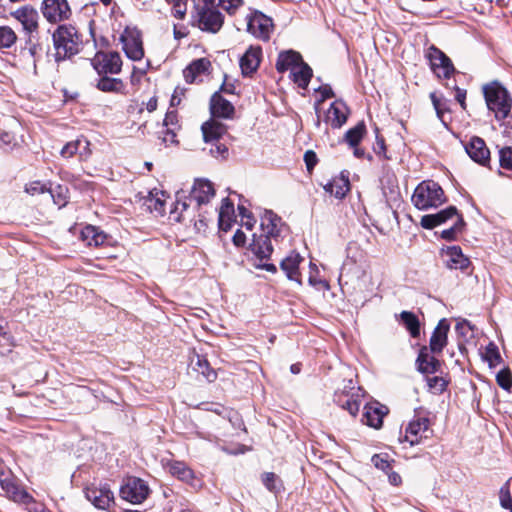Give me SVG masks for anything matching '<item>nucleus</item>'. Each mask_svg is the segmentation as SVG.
<instances>
[{
  "label": "nucleus",
  "instance_id": "nucleus-1",
  "mask_svg": "<svg viewBox=\"0 0 512 512\" xmlns=\"http://www.w3.org/2000/svg\"><path fill=\"white\" fill-rule=\"evenodd\" d=\"M54 58L64 61L77 55L83 48V35L71 24H61L52 33Z\"/></svg>",
  "mask_w": 512,
  "mask_h": 512
},
{
  "label": "nucleus",
  "instance_id": "nucleus-2",
  "mask_svg": "<svg viewBox=\"0 0 512 512\" xmlns=\"http://www.w3.org/2000/svg\"><path fill=\"white\" fill-rule=\"evenodd\" d=\"M487 108L494 113L497 120L505 119L511 111V98L508 91L498 82L483 86Z\"/></svg>",
  "mask_w": 512,
  "mask_h": 512
},
{
  "label": "nucleus",
  "instance_id": "nucleus-3",
  "mask_svg": "<svg viewBox=\"0 0 512 512\" xmlns=\"http://www.w3.org/2000/svg\"><path fill=\"white\" fill-rule=\"evenodd\" d=\"M411 200L417 209L428 210L440 206L445 201V196L438 183L428 180L418 184Z\"/></svg>",
  "mask_w": 512,
  "mask_h": 512
},
{
  "label": "nucleus",
  "instance_id": "nucleus-4",
  "mask_svg": "<svg viewBox=\"0 0 512 512\" xmlns=\"http://www.w3.org/2000/svg\"><path fill=\"white\" fill-rule=\"evenodd\" d=\"M425 57L429 61L431 70L438 78L449 79L455 73L451 59L435 45L427 48Z\"/></svg>",
  "mask_w": 512,
  "mask_h": 512
},
{
  "label": "nucleus",
  "instance_id": "nucleus-5",
  "mask_svg": "<svg viewBox=\"0 0 512 512\" xmlns=\"http://www.w3.org/2000/svg\"><path fill=\"white\" fill-rule=\"evenodd\" d=\"M122 64L121 56L116 51H98L91 59V65L98 75L119 74Z\"/></svg>",
  "mask_w": 512,
  "mask_h": 512
},
{
  "label": "nucleus",
  "instance_id": "nucleus-6",
  "mask_svg": "<svg viewBox=\"0 0 512 512\" xmlns=\"http://www.w3.org/2000/svg\"><path fill=\"white\" fill-rule=\"evenodd\" d=\"M249 251L259 261L258 267L271 273H275L277 271V268L274 264L265 263V261L270 258L273 252L271 238L265 235L254 234L253 240L249 246Z\"/></svg>",
  "mask_w": 512,
  "mask_h": 512
},
{
  "label": "nucleus",
  "instance_id": "nucleus-7",
  "mask_svg": "<svg viewBox=\"0 0 512 512\" xmlns=\"http://www.w3.org/2000/svg\"><path fill=\"white\" fill-rule=\"evenodd\" d=\"M125 55L132 61H140L144 57L141 32L133 27H127L120 36Z\"/></svg>",
  "mask_w": 512,
  "mask_h": 512
},
{
  "label": "nucleus",
  "instance_id": "nucleus-8",
  "mask_svg": "<svg viewBox=\"0 0 512 512\" xmlns=\"http://www.w3.org/2000/svg\"><path fill=\"white\" fill-rule=\"evenodd\" d=\"M40 9L43 17L52 24L66 21L72 15L67 0H43Z\"/></svg>",
  "mask_w": 512,
  "mask_h": 512
},
{
  "label": "nucleus",
  "instance_id": "nucleus-9",
  "mask_svg": "<svg viewBox=\"0 0 512 512\" xmlns=\"http://www.w3.org/2000/svg\"><path fill=\"white\" fill-rule=\"evenodd\" d=\"M150 489L148 484L137 477H128L121 486L120 495L122 499L133 503H142L149 495Z\"/></svg>",
  "mask_w": 512,
  "mask_h": 512
},
{
  "label": "nucleus",
  "instance_id": "nucleus-10",
  "mask_svg": "<svg viewBox=\"0 0 512 512\" xmlns=\"http://www.w3.org/2000/svg\"><path fill=\"white\" fill-rule=\"evenodd\" d=\"M194 21L197 26L202 30L210 33L218 32L223 25V16L217 8L194 9Z\"/></svg>",
  "mask_w": 512,
  "mask_h": 512
},
{
  "label": "nucleus",
  "instance_id": "nucleus-11",
  "mask_svg": "<svg viewBox=\"0 0 512 512\" xmlns=\"http://www.w3.org/2000/svg\"><path fill=\"white\" fill-rule=\"evenodd\" d=\"M273 29L271 18L261 12H254L247 17V31L261 40H268Z\"/></svg>",
  "mask_w": 512,
  "mask_h": 512
},
{
  "label": "nucleus",
  "instance_id": "nucleus-12",
  "mask_svg": "<svg viewBox=\"0 0 512 512\" xmlns=\"http://www.w3.org/2000/svg\"><path fill=\"white\" fill-rule=\"evenodd\" d=\"M430 420L425 416H416L409 422L405 429L403 441L408 442L411 446L417 445L423 438H427V432L430 431Z\"/></svg>",
  "mask_w": 512,
  "mask_h": 512
},
{
  "label": "nucleus",
  "instance_id": "nucleus-13",
  "mask_svg": "<svg viewBox=\"0 0 512 512\" xmlns=\"http://www.w3.org/2000/svg\"><path fill=\"white\" fill-rule=\"evenodd\" d=\"M465 151L469 157L476 163L486 166L490 162V151L485 141L478 137L473 136L465 144Z\"/></svg>",
  "mask_w": 512,
  "mask_h": 512
},
{
  "label": "nucleus",
  "instance_id": "nucleus-14",
  "mask_svg": "<svg viewBox=\"0 0 512 512\" xmlns=\"http://www.w3.org/2000/svg\"><path fill=\"white\" fill-rule=\"evenodd\" d=\"M11 15L17 19L27 33H34L39 27V15L36 9L31 6H23L18 8Z\"/></svg>",
  "mask_w": 512,
  "mask_h": 512
},
{
  "label": "nucleus",
  "instance_id": "nucleus-15",
  "mask_svg": "<svg viewBox=\"0 0 512 512\" xmlns=\"http://www.w3.org/2000/svg\"><path fill=\"white\" fill-rule=\"evenodd\" d=\"M86 498L98 509H107L114 499L113 493L106 486H90L85 490Z\"/></svg>",
  "mask_w": 512,
  "mask_h": 512
},
{
  "label": "nucleus",
  "instance_id": "nucleus-16",
  "mask_svg": "<svg viewBox=\"0 0 512 512\" xmlns=\"http://www.w3.org/2000/svg\"><path fill=\"white\" fill-rule=\"evenodd\" d=\"M450 325L446 319H441L432 332L429 341V348L431 353L439 354L443 351L448 343V332Z\"/></svg>",
  "mask_w": 512,
  "mask_h": 512
},
{
  "label": "nucleus",
  "instance_id": "nucleus-17",
  "mask_svg": "<svg viewBox=\"0 0 512 512\" xmlns=\"http://www.w3.org/2000/svg\"><path fill=\"white\" fill-rule=\"evenodd\" d=\"M442 256L447 268L455 270H465L469 264V259L462 253L459 246H449L442 249Z\"/></svg>",
  "mask_w": 512,
  "mask_h": 512
},
{
  "label": "nucleus",
  "instance_id": "nucleus-18",
  "mask_svg": "<svg viewBox=\"0 0 512 512\" xmlns=\"http://www.w3.org/2000/svg\"><path fill=\"white\" fill-rule=\"evenodd\" d=\"M349 109L347 105L341 101H334L327 110L325 121L331 125L332 128L342 127L348 118Z\"/></svg>",
  "mask_w": 512,
  "mask_h": 512
},
{
  "label": "nucleus",
  "instance_id": "nucleus-19",
  "mask_svg": "<svg viewBox=\"0 0 512 512\" xmlns=\"http://www.w3.org/2000/svg\"><path fill=\"white\" fill-rule=\"evenodd\" d=\"M215 195L213 184L206 179H198L194 182L190 193V199L197 205L208 203Z\"/></svg>",
  "mask_w": 512,
  "mask_h": 512
},
{
  "label": "nucleus",
  "instance_id": "nucleus-20",
  "mask_svg": "<svg viewBox=\"0 0 512 512\" xmlns=\"http://www.w3.org/2000/svg\"><path fill=\"white\" fill-rule=\"evenodd\" d=\"M387 412L388 409L379 403L367 404L364 407L362 422L370 427L378 429L382 426L383 417Z\"/></svg>",
  "mask_w": 512,
  "mask_h": 512
},
{
  "label": "nucleus",
  "instance_id": "nucleus-21",
  "mask_svg": "<svg viewBox=\"0 0 512 512\" xmlns=\"http://www.w3.org/2000/svg\"><path fill=\"white\" fill-rule=\"evenodd\" d=\"M302 261L303 257L299 253L292 251L280 263V267L286 274L287 278L297 282L298 284H301L299 265Z\"/></svg>",
  "mask_w": 512,
  "mask_h": 512
},
{
  "label": "nucleus",
  "instance_id": "nucleus-22",
  "mask_svg": "<svg viewBox=\"0 0 512 512\" xmlns=\"http://www.w3.org/2000/svg\"><path fill=\"white\" fill-rule=\"evenodd\" d=\"M458 212L455 206H449L435 214L424 215L421 218V226L425 229H433L436 226L446 223L449 219L457 217Z\"/></svg>",
  "mask_w": 512,
  "mask_h": 512
},
{
  "label": "nucleus",
  "instance_id": "nucleus-23",
  "mask_svg": "<svg viewBox=\"0 0 512 512\" xmlns=\"http://www.w3.org/2000/svg\"><path fill=\"white\" fill-rule=\"evenodd\" d=\"M210 111L212 118H225L230 119L234 114V106L230 101L223 98L219 93H215L211 97Z\"/></svg>",
  "mask_w": 512,
  "mask_h": 512
},
{
  "label": "nucleus",
  "instance_id": "nucleus-24",
  "mask_svg": "<svg viewBox=\"0 0 512 512\" xmlns=\"http://www.w3.org/2000/svg\"><path fill=\"white\" fill-rule=\"evenodd\" d=\"M282 227L283 223L280 217L272 211H265L261 218V235H265L276 240L281 233Z\"/></svg>",
  "mask_w": 512,
  "mask_h": 512
},
{
  "label": "nucleus",
  "instance_id": "nucleus-25",
  "mask_svg": "<svg viewBox=\"0 0 512 512\" xmlns=\"http://www.w3.org/2000/svg\"><path fill=\"white\" fill-rule=\"evenodd\" d=\"M262 50L259 46H250L240 59V67L243 74L256 71L261 61Z\"/></svg>",
  "mask_w": 512,
  "mask_h": 512
},
{
  "label": "nucleus",
  "instance_id": "nucleus-26",
  "mask_svg": "<svg viewBox=\"0 0 512 512\" xmlns=\"http://www.w3.org/2000/svg\"><path fill=\"white\" fill-rule=\"evenodd\" d=\"M428 347L423 346L418 354L416 363L418 370L424 374H433L438 371L440 361L429 353Z\"/></svg>",
  "mask_w": 512,
  "mask_h": 512
},
{
  "label": "nucleus",
  "instance_id": "nucleus-27",
  "mask_svg": "<svg viewBox=\"0 0 512 512\" xmlns=\"http://www.w3.org/2000/svg\"><path fill=\"white\" fill-rule=\"evenodd\" d=\"M203 138L206 143L218 141L226 132L227 127L214 118L206 121L201 127Z\"/></svg>",
  "mask_w": 512,
  "mask_h": 512
},
{
  "label": "nucleus",
  "instance_id": "nucleus-28",
  "mask_svg": "<svg viewBox=\"0 0 512 512\" xmlns=\"http://www.w3.org/2000/svg\"><path fill=\"white\" fill-rule=\"evenodd\" d=\"M324 190L336 198H343L350 190V182L348 175L343 172L334 178H332L325 186Z\"/></svg>",
  "mask_w": 512,
  "mask_h": 512
},
{
  "label": "nucleus",
  "instance_id": "nucleus-29",
  "mask_svg": "<svg viewBox=\"0 0 512 512\" xmlns=\"http://www.w3.org/2000/svg\"><path fill=\"white\" fill-rule=\"evenodd\" d=\"M234 204L229 198L222 200L219 214H218V225L220 230L227 232L231 229L234 221Z\"/></svg>",
  "mask_w": 512,
  "mask_h": 512
},
{
  "label": "nucleus",
  "instance_id": "nucleus-30",
  "mask_svg": "<svg viewBox=\"0 0 512 512\" xmlns=\"http://www.w3.org/2000/svg\"><path fill=\"white\" fill-rule=\"evenodd\" d=\"M166 468L172 476L183 482L192 484L195 479L193 470L182 461H169Z\"/></svg>",
  "mask_w": 512,
  "mask_h": 512
},
{
  "label": "nucleus",
  "instance_id": "nucleus-31",
  "mask_svg": "<svg viewBox=\"0 0 512 512\" xmlns=\"http://www.w3.org/2000/svg\"><path fill=\"white\" fill-rule=\"evenodd\" d=\"M302 60L301 55L293 50L281 52L276 61V69L278 72L283 73L287 70L292 71V68L300 64Z\"/></svg>",
  "mask_w": 512,
  "mask_h": 512
},
{
  "label": "nucleus",
  "instance_id": "nucleus-32",
  "mask_svg": "<svg viewBox=\"0 0 512 512\" xmlns=\"http://www.w3.org/2000/svg\"><path fill=\"white\" fill-rule=\"evenodd\" d=\"M168 196L164 191L153 190L145 199L144 204L150 212H155L158 215H163L165 212V204Z\"/></svg>",
  "mask_w": 512,
  "mask_h": 512
},
{
  "label": "nucleus",
  "instance_id": "nucleus-33",
  "mask_svg": "<svg viewBox=\"0 0 512 512\" xmlns=\"http://www.w3.org/2000/svg\"><path fill=\"white\" fill-rule=\"evenodd\" d=\"M210 66L211 62L206 58L194 60L184 70L185 80L189 83H193L198 76L207 73Z\"/></svg>",
  "mask_w": 512,
  "mask_h": 512
},
{
  "label": "nucleus",
  "instance_id": "nucleus-34",
  "mask_svg": "<svg viewBox=\"0 0 512 512\" xmlns=\"http://www.w3.org/2000/svg\"><path fill=\"white\" fill-rule=\"evenodd\" d=\"M81 238L88 246L98 247L105 243L107 235L99 228L88 225L81 231Z\"/></svg>",
  "mask_w": 512,
  "mask_h": 512
},
{
  "label": "nucleus",
  "instance_id": "nucleus-35",
  "mask_svg": "<svg viewBox=\"0 0 512 512\" xmlns=\"http://www.w3.org/2000/svg\"><path fill=\"white\" fill-rule=\"evenodd\" d=\"M96 88L106 93L124 94L125 84L120 78H111L107 75H100Z\"/></svg>",
  "mask_w": 512,
  "mask_h": 512
},
{
  "label": "nucleus",
  "instance_id": "nucleus-36",
  "mask_svg": "<svg viewBox=\"0 0 512 512\" xmlns=\"http://www.w3.org/2000/svg\"><path fill=\"white\" fill-rule=\"evenodd\" d=\"M291 77L294 83H296L300 88L305 89L311 80L312 69L308 64L301 61L300 64L292 68Z\"/></svg>",
  "mask_w": 512,
  "mask_h": 512
},
{
  "label": "nucleus",
  "instance_id": "nucleus-37",
  "mask_svg": "<svg viewBox=\"0 0 512 512\" xmlns=\"http://www.w3.org/2000/svg\"><path fill=\"white\" fill-rule=\"evenodd\" d=\"M2 489L14 501L27 503L30 501V495L21 490L12 480L5 478L1 479Z\"/></svg>",
  "mask_w": 512,
  "mask_h": 512
},
{
  "label": "nucleus",
  "instance_id": "nucleus-38",
  "mask_svg": "<svg viewBox=\"0 0 512 512\" xmlns=\"http://www.w3.org/2000/svg\"><path fill=\"white\" fill-rule=\"evenodd\" d=\"M192 368L202 374L209 382H213L217 378L216 372L210 367L209 362L199 354L191 357Z\"/></svg>",
  "mask_w": 512,
  "mask_h": 512
},
{
  "label": "nucleus",
  "instance_id": "nucleus-39",
  "mask_svg": "<svg viewBox=\"0 0 512 512\" xmlns=\"http://www.w3.org/2000/svg\"><path fill=\"white\" fill-rule=\"evenodd\" d=\"M400 322L409 331L411 337L417 338L420 335V322L418 317L410 311H402L399 315Z\"/></svg>",
  "mask_w": 512,
  "mask_h": 512
},
{
  "label": "nucleus",
  "instance_id": "nucleus-40",
  "mask_svg": "<svg viewBox=\"0 0 512 512\" xmlns=\"http://www.w3.org/2000/svg\"><path fill=\"white\" fill-rule=\"evenodd\" d=\"M365 133L366 126L364 122H359L345 133L344 140L350 147H356L363 139Z\"/></svg>",
  "mask_w": 512,
  "mask_h": 512
},
{
  "label": "nucleus",
  "instance_id": "nucleus-41",
  "mask_svg": "<svg viewBox=\"0 0 512 512\" xmlns=\"http://www.w3.org/2000/svg\"><path fill=\"white\" fill-rule=\"evenodd\" d=\"M17 41V35L10 26H0V49L10 48Z\"/></svg>",
  "mask_w": 512,
  "mask_h": 512
},
{
  "label": "nucleus",
  "instance_id": "nucleus-42",
  "mask_svg": "<svg viewBox=\"0 0 512 512\" xmlns=\"http://www.w3.org/2000/svg\"><path fill=\"white\" fill-rule=\"evenodd\" d=\"M483 358L488 362L490 367L499 365L502 360L498 347L493 342H490L486 346Z\"/></svg>",
  "mask_w": 512,
  "mask_h": 512
},
{
  "label": "nucleus",
  "instance_id": "nucleus-43",
  "mask_svg": "<svg viewBox=\"0 0 512 512\" xmlns=\"http://www.w3.org/2000/svg\"><path fill=\"white\" fill-rule=\"evenodd\" d=\"M464 225L463 218L458 215L456 222L450 228L441 232V238L448 241L455 240L457 235L462 232Z\"/></svg>",
  "mask_w": 512,
  "mask_h": 512
},
{
  "label": "nucleus",
  "instance_id": "nucleus-44",
  "mask_svg": "<svg viewBox=\"0 0 512 512\" xmlns=\"http://www.w3.org/2000/svg\"><path fill=\"white\" fill-rule=\"evenodd\" d=\"M429 390L433 394H441L443 393L448 385V381L444 377L433 376L427 377L426 379Z\"/></svg>",
  "mask_w": 512,
  "mask_h": 512
},
{
  "label": "nucleus",
  "instance_id": "nucleus-45",
  "mask_svg": "<svg viewBox=\"0 0 512 512\" xmlns=\"http://www.w3.org/2000/svg\"><path fill=\"white\" fill-rule=\"evenodd\" d=\"M48 192H50L53 201L59 207H63L67 203V193L68 189L64 186L58 185L55 189L48 188Z\"/></svg>",
  "mask_w": 512,
  "mask_h": 512
},
{
  "label": "nucleus",
  "instance_id": "nucleus-46",
  "mask_svg": "<svg viewBox=\"0 0 512 512\" xmlns=\"http://www.w3.org/2000/svg\"><path fill=\"white\" fill-rule=\"evenodd\" d=\"M497 384L504 390L509 391L512 387V374L509 368L500 370L496 375Z\"/></svg>",
  "mask_w": 512,
  "mask_h": 512
},
{
  "label": "nucleus",
  "instance_id": "nucleus-47",
  "mask_svg": "<svg viewBox=\"0 0 512 512\" xmlns=\"http://www.w3.org/2000/svg\"><path fill=\"white\" fill-rule=\"evenodd\" d=\"M82 143H83V141L80 139L66 143L60 151L61 156L64 158H71L72 156H74L77 153V151ZM84 144H85V148L89 145V143L87 141H84Z\"/></svg>",
  "mask_w": 512,
  "mask_h": 512
},
{
  "label": "nucleus",
  "instance_id": "nucleus-48",
  "mask_svg": "<svg viewBox=\"0 0 512 512\" xmlns=\"http://www.w3.org/2000/svg\"><path fill=\"white\" fill-rule=\"evenodd\" d=\"M318 92L320 93L321 95V99L319 101H317L315 103V109H316V112H317V119H316V122H315V125L317 127L320 126V115H319V104L323 101H325L326 99L328 98H331L334 96V93L332 91V88L329 86V85H323L321 86L319 89H318Z\"/></svg>",
  "mask_w": 512,
  "mask_h": 512
},
{
  "label": "nucleus",
  "instance_id": "nucleus-49",
  "mask_svg": "<svg viewBox=\"0 0 512 512\" xmlns=\"http://www.w3.org/2000/svg\"><path fill=\"white\" fill-rule=\"evenodd\" d=\"M188 204L186 201L177 200L173 204V208L170 210V218L173 221L180 222L183 220V212H185L188 208Z\"/></svg>",
  "mask_w": 512,
  "mask_h": 512
},
{
  "label": "nucleus",
  "instance_id": "nucleus-50",
  "mask_svg": "<svg viewBox=\"0 0 512 512\" xmlns=\"http://www.w3.org/2000/svg\"><path fill=\"white\" fill-rule=\"evenodd\" d=\"M500 166L512 170V147H503L499 151Z\"/></svg>",
  "mask_w": 512,
  "mask_h": 512
},
{
  "label": "nucleus",
  "instance_id": "nucleus-51",
  "mask_svg": "<svg viewBox=\"0 0 512 512\" xmlns=\"http://www.w3.org/2000/svg\"><path fill=\"white\" fill-rule=\"evenodd\" d=\"M25 191L30 195H36L48 192V188L46 184L40 181H33L26 185Z\"/></svg>",
  "mask_w": 512,
  "mask_h": 512
},
{
  "label": "nucleus",
  "instance_id": "nucleus-52",
  "mask_svg": "<svg viewBox=\"0 0 512 512\" xmlns=\"http://www.w3.org/2000/svg\"><path fill=\"white\" fill-rule=\"evenodd\" d=\"M172 3H173V7H172L173 16L177 19H183L186 14V11H187L186 2L183 0H177Z\"/></svg>",
  "mask_w": 512,
  "mask_h": 512
},
{
  "label": "nucleus",
  "instance_id": "nucleus-53",
  "mask_svg": "<svg viewBox=\"0 0 512 512\" xmlns=\"http://www.w3.org/2000/svg\"><path fill=\"white\" fill-rule=\"evenodd\" d=\"M218 5L221 6L229 14H233L241 5L242 0H218Z\"/></svg>",
  "mask_w": 512,
  "mask_h": 512
},
{
  "label": "nucleus",
  "instance_id": "nucleus-54",
  "mask_svg": "<svg viewBox=\"0 0 512 512\" xmlns=\"http://www.w3.org/2000/svg\"><path fill=\"white\" fill-rule=\"evenodd\" d=\"M276 480H277V476L272 472L265 473L262 477L263 484L271 492L278 491V489L276 487Z\"/></svg>",
  "mask_w": 512,
  "mask_h": 512
},
{
  "label": "nucleus",
  "instance_id": "nucleus-55",
  "mask_svg": "<svg viewBox=\"0 0 512 512\" xmlns=\"http://www.w3.org/2000/svg\"><path fill=\"white\" fill-rule=\"evenodd\" d=\"M372 462L377 469H380L386 473L391 470V464H390L389 460L380 455L373 456Z\"/></svg>",
  "mask_w": 512,
  "mask_h": 512
},
{
  "label": "nucleus",
  "instance_id": "nucleus-56",
  "mask_svg": "<svg viewBox=\"0 0 512 512\" xmlns=\"http://www.w3.org/2000/svg\"><path fill=\"white\" fill-rule=\"evenodd\" d=\"M210 153L212 156L218 158H225L228 155V148L224 144H220L216 141L215 144H212L210 148Z\"/></svg>",
  "mask_w": 512,
  "mask_h": 512
},
{
  "label": "nucleus",
  "instance_id": "nucleus-57",
  "mask_svg": "<svg viewBox=\"0 0 512 512\" xmlns=\"http://www.w3.org/2000/svg\"><path fill=\"white\" fill-rule=\"evenodd\" d=\"M500 504L503 508L511 509L512 508V497L508 488H501L500 493Z\"/></svg>",
  "mask_w": 512,
  "mask_h": 512
},
{
  "label": "nucleus",
  "instance_id": "nucleus-58",
  "mask_svg": "<svg viewBox=\"0 0 512 512\" xmlns=\"http://www.w3.org/2000/svg\"><path fill=\"white\" fill-rule=\"evenodd\" d=\"M166 128L178 129V114L175 111L167 112L163 121Z\"/></svg>",
  "mask_w": 512,
  "mask_h": 512
},
{
  "label": "nucleus",
  "instance_id": "nucleus-59",
  "mask_svg": "<svg viewBox=\"0 0 512 512\" xmlns=\"http://www.w3.org/2000/svg\"><path fill=\"white\" fill-rule=\"evenodd\" d=\"M177 129L174 128H166V130L163 132L162 141L166 145L170 144H176L177 143Z\"/></svg>",
  "mask_w": 512,
  "mask_h": 512
},
{
  "label": "nucleus",
  "instance_id": "nucleus-60",
  "mask_svg": "<svg viewBox=\"0 0 512 512\" xmlns=\"http://www.w3.org/2000/svg\"><path fill=\"white\" fill-rule=\"evenodd\" d=\"M304 161L308 171H311L318 161L316 153L312 150L306 151L304 154Z\"/></svg>",
  "mask_w": 512,
  "mask_h": 512
},
{
  "label": "nucleus",
  "instance_id": "nucleus-61",
  "mask_svg": "<svg viewBox=\"0 0 512 512\" xmlns=\"http://www.w3.org/2000/svg\"><path fill=\"white\" fill-rule=\"evenodd\" d=\"M342 407L347 410L352 416H356L359 411V403L354 399L348 398L343 404Z\"/></svg>",
  "mask_w": 512,
  "mask_h": 512
},
{
  "label": "nucleus",
  "instance_id": "nucleus-62",
  "mask_svg": "<svg viewBox=\"0 0 512 512\" xmlns=\"http://www.w3.org/2000/svg\"><path fill=\"white\" fill-rule=\"evenodd\" d=\"M0 337H2L7 342H11V336L8 333V323L7 321L0 317Z\"/></svg>",
  "mask_w": 512,
  "mask_h": 512
},
{
  "label": "nucleus",
  "instance_id": "nucleus-63",
  "mask_svg": "<svg viewBox=\"0 0 512 512\" xmlns=\"http://www.w3.org/2000/svg\"><path fill=\"white\" fill-rule=\"evenodd\" d=\"M430 98H431L432 104H433V106H434V108L436 110L438 118L442 120L443 110H442V107H441L440 99L436 96L435 93H431L430 94Z\"/></svg>",
  "mask_w": 512,
  "mask_h": 512
},
{
  "label": "nucleus",
  "instance_id": "nucleus-64",
  "mask_svg": "<svg viewBox=\"0 0 512 512\" xmlns=\"http://www.w3.org/2000/svg\"><path fill=\"white\" fill-rule=\"evenodd\" d=\"M233 243L237 247H242L246 242V235L240 229H238L233 236Z\"/></svg>",
  "mask_w": 512,
  "mask_h": 512
}]
</instances>
